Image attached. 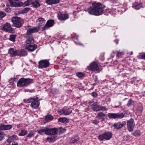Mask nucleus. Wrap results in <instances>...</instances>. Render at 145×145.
<instances>
[{
    "label": "nucleus",
    "mask_w": 145,
    "mask_h": 145,
    "mask_svg": "<svg viewBox=\"0 0 145 145\" xmlns=\"http://www.w3.org/2000/svg\"><path fill=\"white\" fill-rule=\"evenodd\" d=\"M36 0L35 1H32V5L34 8H38L39 7L40 5L39 2Z\"/></svg>",
    "instance_id": "24"
},
{
    "label": "nucleus",
    "mask_w": 145,
    "mask_h": 145,
    "mask_svg": "<svg viewBox=\"0 0 145 145\" xmlns=\"http://www.w3.org/2000/svg\"><path fill=\"white\" fill-rule=\"evenodd\" d=\"M3 137V134L0 135V141L2 140Z\"/></svg>",
    "instance_id": "51"
},
{
    "label": "nucleus",
    "mask_w": 145,
    "mask_h": 145,
    "mask_svg": "<svg viewBox=\"0 0 145 145\" xmlns=\"http://www.w3.org/2000/svg\"><path fill=\"white\" fill-rule=\"evenodd\" d=\"M58 122L67 123L69 122V120L65 117L60 118L58 120Z\"/></svg>",
    "instance_id": "22"
},
{
    "label": "nucleus",
    "mask_w": 145,
    "mask_h": 145,
    "mask_svg": "<svg viewBox=\"0 0 145 145\" xmlns=\"http://www.w3.org/2000/svg\"><path fill=\"white\" fill-rule=\"evenodd\" d=\"M79 139V137L77 135L72 137L70 140V142L71 143L74 144Z\"/></svg>",
    "instance_id": "23"
},
{
    "label": "nucleus",
    "mask_w": 145,
    "mask_h": 145,
    "mask_svg": "<svg viewBox=\"0 0 145 145\" xmlns=\"http://www.w3.org/2000/svg\"><path fill=\"white\" fill-rule=\"evenodd\" d=\"M33 79L22 78H20L18 82L17 85L18 87L27 86L29 84L33 83Z\"/></svg>",
    "instance_id": "2"
},
{
    "label": "nucleus",
    "mask_w": 145,
    "mask_h": 145,
    "mask_svg": "<svg viewBox=\"0 0 145 145\" xmlns=\"http://www.w3.org/2000/svg\"><path fill=\"white\" fill-rule=\"evenodd\" d=\"M112 133L110 132H106L103 133L101 135H99L98 137L100 140H102L104 139L106 140H109L112 137Z\"/></svg>",
    "instance_id": "6"
},
{
    "label": "nucleus",
    "mask_w": 145,
    "mask_h": 145,
    "mask_svg": "<svg viewBox=\"0 0 145 145\" xmlns=\"http://www.w3.org/2000/svg\"><path fill=\"white\" fill-rule=\"evenodd\" d=\"M39 64L38 67L39 68L47 67L50 65L49 61L47 59L43 60L40 61L39 62Z\"/></svg>",
    "instance_id": "9"
},
{
    "label": "nucleus",
    "mask_w": 145,
    "mask_h": 145,
    "mask_svg": "<svg viewBox=\"0 0 145 145\" xmlns=\"http://www.w3.org/2000/svg\"><path fill=\"white\" fill-rule=\"evenodd\" d=\"M39 105V102L38 100H34L33 101L31 104V106L33 108H37Z\"/></svg>",
    "instance_id": "16"
},
{
    "label": "nucleus",
    "mask_w": 145,
    "mask_h": 145,
    "mask_svg": "<svg viewBox=\"0 0 145 145\" xmlns=\"http://www.w3.org/2000/svg\"><path fill=\"white\" fill-rule=\"evenodd\" d=\"M47 128H45L44 129L40 130L38 131V133L41 135H43L44 133L47 135Z\"/></svg>",
    "instance_id": "25"
},
{
    "label": "nucleus",
    "mask_w": 145,
    "mask_h": 145,
    "mask_svg": "<svg viewBox=\"0 0 145 145\" xmlns=\"http://www.w3.org/2000/svg\"><path fill=\"white\" fill-rule=\"evenodd\" d=\"M30 10V8H25L24 9L21 10V14L26 13Z\"/></svg>",
    "instance_id": "30"
},
{
    "label": "nucleus",
    "mask_w": 145,
    "mask_h": 145,
    "mask_svg": "<svg viewBox=\"0 0 145 145\" xmlns=\"http://www.w3.org/2000/svg\"><path fill=\"white\" fill-rule=\"evenodd\" d=\"M59 134H61L65 132V130L64 129L62 128H59Z\"/></svg>",
    "instance_id": "43"
},
{
    "label": "nucleus",
    "mask_w": 145,
    "mask_h": 145,
    "mask_svg": "<svg viewBox=\"0 0 145 145\" xmlns=\"http://www.w3.org/2000/svg\"><path fill=\"white\" fill-rule=\"evenodd\" d=\"M132 135L135 136H139L140 135V133H139L138 131L137 130L135 131L133 133Z\"/></svg>",
    "instance_id": "38"
},
{
    "label": "nucleus",
    "mask_w": 145,
    "mask_h": 145,
    "mask_svg": "<svg viewBox=\"0 0 145 145\" xmlns=\"http://www.w3.org/2000/svg\"><path fill=\"white\" fill-rule=\"evenodd\" d=\"M47 135H55L57 134L58 130L57 128H55L52 129L47 128Z\"/></svg>",
    "instance_id": "12"
},
{
    "label": "nucleus",
    "mask_w": 145,
    "mask_h": 145,
    "mask_svg": "<svg viewBox=\"0 0 145 145\" xmlns=\"http://www.w3.org/2000/svg\"><path fill=\"white\" fill-rule=\"evenodd\" d=\"M54 119L53 116L51 115H47L45 116V120L47 122L53 120Z\"/></svg>",
    "instance_id": "28"
},
{
    "label": "nucleus",
    "mask_w": 145,
    "mask_h": 145,
    "mask_svg": "<svg viewBox=\"0 0 145 145\" xmlns=\"http://www.w3.org/2000/svg\"><path fill=\"white\" fill-rule=\"evenodd\" d=\"M93 111H97L100 110H106V108L105 107L99 105L94 106L92 108Z\"/></svg>",
    "instance_id": "15"
},
{
    "label": "nucleus",
    "mask_w": 145,
    "mask_h": 145,
    "mask_svg": "<svg viewBox=\"0 0 145 145\" xmlns=\"http://www.w3.org/2000/svg\"><path fill=\"white\" fill-rule=\"evenodd\" d=\"M76 75L79 78H82L84 76L83 73L82 72H78L76 73Z\"/></svg>",
    "instance_id": "34"
},
{
    "label": "nucleus",
    "mask_w": 145,
    "mask_h": 145,
    "mask_svg": "<svg viewBox=\"0 0 145 145\" xmlns=\"http://www.w3.org/2000/svg\"><path fill=\"white\" fill-rule=\"evenodd\" d=\"M15 38H16V36L15 35H11L10 36V37L9 39V40L10 41H11L13 42H14L15 41Z\"/></svg>",
    "instance_id": "33"
},
{
    "label": "nucleus",
    "mask_w": 145,
    "mask_h": 145,
    "mask_svg": "<svg viewBox=\"0 0 145 145\" xmlns=\"http://www.w3.org/2000/svg\"><path fill=\"white\" fill-rule=\"evenodd\" d=\"M92 95L94 97H95L97 96V94L95 92H93L92 93Z\"/></svg>",
    "instance_id": "48"
},
{
    "label": "nucleus",
    "mask_w": 145,
    "mask_h": 145,
    "mask_svg": "<svg viewBox=\"0 0 145 145\" xmlns=\"http://www.w3.org/2000/svg\"><path fill=\"white\" fill-rule=\"evenodd\" d=\"M115 42L117 44L118 43V40H115Z\"/></svg>",
    "instance_id": "53"
},
{
    "label": "nucleus",
    "mask_w": 145,
    "mask_h": 145,
    "mask_svg": "<svg viewBox=\"0 0 145 145\" xmlns=\"http://www.w3.org/2000/svg\"><path fill=\"white\" fill-rule=\"evenodd\" d=\"M134 104V101L131 99H129L128 101L127 105L128 106H130L133 105Z\"/></svg>",
    "instance_id": "36"
},
{
    "label": "nucleus",
    "mask_w": 145,
    "mask_h": 145,
    "mask_svg": "<svg viewBox=\"0 0 145 145\" xmlns=\"http://www.w3.org/2000/svg\"><path fill=\"white\" fill-rule=\"evenodd\" d=\"M60 0H46V3L49 5L56 4L59 3Z\"/></svg>",
    "instance_id": "18"
},
{
    "label": "nucleus",
    "mask_w": 145,
    "mask_h": 145,
    "mask_svg": "<svg viewBox=\"0 0 145 145\" xmlns=\"http://www.w3.org/2000/svg\"><path fill=\"white\" fill-rule=\"evenodd\" d=\"M58 17L59 19L61 20H65L69 18V15L67 14H61L58 15Z\"/></svg>",
    "instance_id": "20"
},
{
    "label": "nucleus",
    "mask_w": 145,
    "mask_h": 145,
    "mask_svg": "<svg viewBox=\"0 0 145 145\" xmlns=\"http://www.w3.org/2000/svg\"><path fill=\"white\" fill-rule=\"evenodd\" d=\"M37 48L35 44L29 45V46H26V49L29 51H33Z\"/></svg>",
    "instance_id": "17"
},
{
    "label": "nucleus",
    "mask_w": 145,
    "mask_h": 145,
    "mask_svg": "<svg viewBox=\"0 0 145 145\" xmlns=\"http://www.w3.org/2000/svg\"><path fill=\"white\" fill-rule=\"evenodd\" d=\"M89 67L92 71H97L99 69L98 65L95 62H94L90 64Z\"/></svg>",
    "instance_id": "14"
},
{
    "label": "nucleus",
    "mask_w": 145,
    "mask_h": 145,
    "mask_svg": "<svg viewBox=\"0 0 145 145\" xmlns=\"http://www.w3.org/2000/svg\"><path fill=\"white\" fill-rule=\"evenodd\" d=\"M16 137L17 136L16 135H14L10 137V138L12 141H13L16 139Z\"/></svg>",
    "instance_id": "45"
},
{
    "label": "nucleus",
    "mask_w": 145,
    "mask_h": 145,
    "mask_svg": "<svg viewBox=\"0 0 145 145\" xmlns=\"http://www.w3.org/2000/svg\"><path fill=\"white\" fill-rule=\"evenodd\" d=\"M57 137V136H54L52 137H48L47 138L46 140L50 142H53L56 140Z\"/></svg>",
    "instance_id": "29"
},
{
    "label": "nucleus",
    "mask_w": 145,
    "mask_h": 145,
    "mask_svg": "<svg viewBox=\"0 0 145 145\" xmlns=\"http://www.w3.org/2000/svg\"><path fill=\"white\" fill-rule=\"evenodd\" d=\"M5 11L6 12H7L8 13H9L10 12V9H6L5 10Z\"/></svg>",
    "instance_id": "52"
},
{
    "label": "nucleus",
    "mask_w": 145,
    "mask_h": 145,
    "mask_svg": "<svg viewBox=\"0 0 145 145\" xmlns=\"http://www.w3.org/2000/svg\"><path fill=\"white\" fill-rule=\"evenodd\" d=\"M5 130V125L1 124L0 126V130L2 131Z\"/></svg>",
    "instance_id": "37"
},
{
    "label": "nucleus",
    "mask_w": 145,
    "mask_h": 145,
    "mask_svg": "<svg viewBox=\"0 0 145 145\" xmlns=\"http://www.w3.org/2000/svg\"><path fill=\"white\" fill-rule=\"evenodd\" d=\"M34 133L32 132H30L28 135L27 136V137L30 138L32 137L33 136Z\"/></svg>",
    "instance_id": "40"
},
{
    "label": "nucleus",
    "mask_w": 145,
    "mask_h": 145,
    "mask_svg": "<svg viewBox=\"0 0 145 145\" xmlns=\"http://www.w3.org/2000/svg\"><path fill=\"white\" fill-rule=\"evenodd\" d=\"M37 20H38V21L39 22H43L45 21V20H44V19L42 18H41V17L39 18H38Z\"/></svg>",
    "instance_id": "46"
},
{
    "label": "nucleus",
    "mask_w": 145,
    "mask_h": 145,
    "mask_svg": "<svg viewBox=\"0 0 145 145\" xmlns=\"http://www.w3.org/2000/svg\"><path fill=\"white\" fill-rule=\"evenodd\" d=\"M132 54H133V52H131V55H132Z\"/></svg>",
    "instance_id": "55"
},
{
    "label": "nucleus",
    "mask_w": 145,
    "mask_h": 145,
    "mask_svg": "<svg viewBox=\"0 0 145 145\" xmlns=\"http://www.w3.org/2000/svg\"><path fill=\"white\" fill-rule=\"evenodd\" d=\"M2 30L11 33H14L15 32L14 30L10 24L8 23H7L4 25L2 28Z\"/></svg>",
    "instance_id": "7"
},
{
    "label": "nucleus",
    "mask_w": 145,
    "mask_h": 145,
    "mask_svg": "<svg viewBox=\"0 0 145 145\" xmlns=\"http://www.w3.org/2000/svg\"><path fill=\"white\" fill-rule=\"evenodd\" d=\"M6 15V14L5 12L0 11V20L2 19Z\"/></svg>",
    "instance_id": "35"
},
{
    "label": "nucleus",
    "mask_w": 145,
    "mask_h": 145,
    "mask_svg": "<svg viewBox=\"0 0 145 145\" xmlns=\"http://www.w3.org/2000/svg\"><path fill=\"white\" fill-rule=\"evenodd\" d=\"M63 114L65 115H67L70 114L72 112V111L69 109L64 108Z\"/></svg>",
    "instance_id": "26"
},
{
    "label": "nucleus",
    "mask_w": 145,
    "mask_h": 145,
    "mask_svg": "<svg viewBox=\"0 0 145 145\" xmlns=\"http://www.w3.org/2000/svg\"><path fill=\"white\" fill-rule=\"evenodd\" d=\"M27 131L24 130H22L21 132L18 134L19 136H24L27 134Z\"/></svg>",
    "instance_id": "32"
},
{
    "label": "nucleus",
    "mask_w": 145,
    "mask_h": 145,
    "mask_svg": "<svg viewBox=\"0 0 145 145\" xmlns=\"http://www.w3.org/2000/svg\"><path fill=\"white\" fill-rule=\"evenodd\" d=\"M105 114H104L101 112H99L96 116V118H97L101 119L102 120L104 121L105 120Z\"/></svg>",
    "instance_id": "21"
},
{
    "label": "nucleus",
    "mask_w": 145,
    "mask_h": 145,
    "mask_svg": "<svg viewBox=\"0 0 145 145\" xmlns=\"http://www.w3.org/2000/svg\"><path fill=\"white\" fill-rule=\"evenodd\" d=\"M0 135H1L0 133Z\"/></svg>",
    "instance_id": "57"
},
{
    "label": "nucleus",
    "mask_w": 145,
    "mask_h": 145,
    "mask_svg": "<svg viewBox=\"0 0 145 145\" xmlns=\"http://www.w3.org/2000/svg\"><path fill=\"white\" fill-rule=\"evenodd\" d=\"M105 6L100 3L95 2L92 4V6L88 9L89 13L91 15L99 16L102 14Z\"/></svg>",
    "instance_id": "1"
},
{
    "label": "nucleus",
    "mask_w": 145,
    "mask_h": 145,
    "mask_svg": "<svg viewBox=\"0 0 145 145\" xmlns=\"http://www.w3.org/2000/svg\"><path fill=\"white\" fill-rule=\"evenodd\" d=\"M142 5L140 4H136L135 7V8L137 10H138L141 7Z\"/></svg>",
    "instance_id": "39"
},
{
    "label": "nucleus",
    "mask_w": 145,
    "mask_h": 145,
    "mask_svg": "<svg viewBox=\"0 0 145 145\" xmlns=\"http://www.w3.org/2000/svg\"><path fill=\"white\" fill-rule=\"evenodd\" d=\"M7 145H10V144H7Z\"/></svg>",
    "instance_id": "56"
},
{
    "label": "nucleus",
    "mask_w": 145,
    "mask_h": 145,
    "mask_svg": "<svg viewBox=\"0 0 145 145\" xmlns=\"http://www.w3.org/2000/svg\"><path fill=\"white\" fill-rule=\"evenodd\" d=\"M20 19V18L17 17H12L11 20V21L13 23L12 26L18 28L21 27L22 25Z\"/></svg>",
    "instance_id": "5"
},
{
    "label": "nucleus",
    "mask_w": 145,
    "mask_h": 145,
    "mask_svg": "<svg viewBox=\"0 0 145 145\" xmlns=\"http://www.w3.org/2000/svg\"><path fill=\"white\" fill-rule=\"evenodd\" d=\"M34 41L32 37L28 38L25 42L26 46H29V45L34 44Z\"/></svg>",
    "instance_id": "19"
},
{
    "label": "nucleus",
    "mask_w": 145,
    "mask_h": 145,
    "mask_svg": "<svg viewBox=\"0 0 145 145\" xmlns=\"http://www.w3.org/2000/svg\"><path fill=\"white\" fill-rule=\"evenodd\" d=\"M126 124L125 122L124 121L121 123L120 122H119L115 123L114 124V127L115 129L119 130L123 127Z\"/></svg>",
    "instance_id": "13"
},
{
    "label": "nucleus",
    "mask_w": 145,
    "mask_h": 145,
    "mask_svg": "<svg viewBox=\"0 0 145 145\" xmlns=\"http://www.w3.org/2000/svg\"><path fill=\"white\" fill-rule=\"evenodd\" d=\"M123 54V52H118L117 54V56L118 57H120Z\"/></svg>",
    "instance_id": "47"
},
{
    "label": "nucleus",
    "mask_w": 145,
    "mask_h": 145,
    "mask_svg": "<svg viewBox=\"0 0 145 145\" xmlns=\"http://www.w3.org/2000/svg\"><path fill=\"white\" fill-rule=\"evenodd\" d=\"M25 29L27 30L26 35L27 37H28V36L30 35L31 33L37 32L39 30V27H36L31 28V26L29 25L25 26Z\"/></svg>",
    "instance_id": "4"
},
{
    "label": "nucleus",
    "mask_w": 145,
    "mask_h": 145,
    "mask_svg": "<svg viewBox=\"0 0 145 145\" xmlns=\"http://www.w3.org/2000/svg\"><path fill=\"white\" fill-rule=\"evenodd\" d=\"M54 21L53 20H48L47 22L45 25L42 27V31H45V30L52 26L54 24Z\"/></svg>",
    "instance_id": "10"
},
{
    "label": "nucleus",
    "mask_w": 145,
    "mask_h": 145,
    "mask_svg": "<svg viewBox=\"0 0 145 145\" xmlns=\"http://www.w3.org/2000/svg\"><path fill=\"white\" fill-rule=\"evenodd\" d=\"M99 121L95 119L92 121V123L94 124L97 125L99 123Z\"/></svg>",
    "instance_id": "44"
},
{
    "label": "nucleus",
    "mask_w": 145,
    "mask_h": 145,
    "mask_svg": "<svg viewBox=\"0 0 145 145\" xmlns=\"http://www.w3.org/2000/svg\"><path fill=\"white\" fill-rule=\"evenodd\" d=\"M108 116L110 119L122 118L124 117V115L122 113H109Z\"/></svg>",
    "instance_id": "8"
},
{
    "label": "nucleus",
    "mask_w": 145,
    "mask_h": 145,
    "mask_svg": "<svg viewBox=\"0 0 145 145\" xmlns=\"http://www.w3.org/2000/svg\"><path fill=\"white\" fill-rule=\"evenodd\" d=\"M64 108H63L61 109L58 110L57 112L59 114V115H61L62 114H63V112H64Z\"/></svg>",
    "instance_id": "41"
},
{
    "label": "nucleus",
    "mask_w": 145,
    "mask_h": 145,
    "mask_svg": "<svg viewBox=\"0 0 145 145\" xmlns=\"http://www.w3.org/2000/svg\"><path fill=\"white\" fill-rule=\"evenodd\" d=\"M32 1L31 0H27L24 3H23V5L22 6L25 7L30 5H32Z\"/></svg>",
    "instance_id": "27"
},
{
    "label": "nucleus",
    "mask_w": 145,
    "mask_h": 145,
    "mask_svg": "<svg viewBox=\"0 0 145 145\" xmlns=\"http://www.w3.org/2000/svg\"><path fill=\"white\" fill-rule=\"evenodd\" d=\"M12 140H11L10 137L8 138L7 140V141L9 143H10L12 142Z\"/></svg>",
    "instance_id": "50"
},
{
    "label": "nucleus",
    "mask_w": 145,
    "mask_h": 145,
    "mask_svg": "<svg viewBox=\"0 0 145 145\" xmlns=\"http://www.w3.org/2000/svg\"><path fill=\"white\" fill-rule=\"evenodd\" d=\"M10 79H11L9 80V83L11 85H12L13 84V82H11L10 81L12 80H15V78H11Z\"/></svg>",
    "instance_id": "49"
},
{
    "label": "nucleus",
    "mask_w": 145,
    "mask_h": 145,
    "mask_svg": "<svg viewBox=\"0 0 145 145\" xmlns=\"http://www.w3.org/2000/svg\"><path fill=\"white\" fill-rule=\"evenodd\" d=\"M12 127V125H5V130H9L11 129Z\"/></svg>",
    "instance_id": "42"
},
{
    "label": "nucleus",
    "mask_w": 145,
    "mask_h": 145,
    "mask_svg": "<svg viewBox=\"0 0 145 145\" xmlns=\"http://www.w3.org/2000/svg\"><path fill=\"white\" fill-rule=\"evenodd\" d=\"M34 100V98H30L29 99L27 100L24 99V102L25 103H32V102Z\"/></svg>",
    "instance_id": "31"
},
{
    "label": "nucleus",
    "mask_w": 145,
    "mask_h": 145,
    "mask_svg": "<svg viewBox=\"0 0 145 145\" xmlns=\"http://www.w3.org/2000/svg\"><path fill=\"white\" fill-rule=\"evenodd\" d=\"M8 53L10 54V56L11 57H13L17 55L20 56H24L26 55L27 54V53L25 51H20L15 50L14 51V49L13 48H10L8 50Z\"/></svg>",
    "instance_id": "3"
},
{
    "label": "nucleus",
    "mask_w": 145,
    "mask_h": 145,
    "mask_svg": "<svg viewBox=\"0 0 145 145\" xmlns=\"http://www.w3.org/2000/svg\"><path fill=\"white\" fill-rule=\"evenodd\" d=\"M12 145H18V143H16V144H13Z\"/></svg>",
    "instance_id": "54"
},
{
    "label": "nucleus",
    "mask_w": 145,
    "mask_h": 145,
    "mask_svg": "<svg viewBox=\"0 0 145 145\" xmlns=\"http://www.w3.org/2000/svg\"><path fill=\"white\" fill-rule=\"evenodd\" d=\"M127 125L128 129L129 132H132L133 131V128L134 127L135 124L134 120L132 118L127 121Z\"/></svg>",
    "instance_id": "11"
}]
</instances>
